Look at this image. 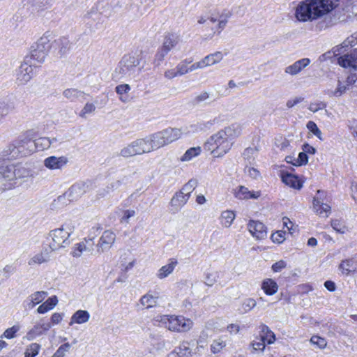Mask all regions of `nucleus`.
I'll list each match as a JSON object with an SVG mask.
<instances>
[{
    "instance_id": "obj_28",
    "label": "nucleus",
    "mask_w": 357,
    "mask_h": 357,
    "mask_svg": "<svg viewBox=\"0 0 357 357\" xmlns=\"http://www.w3.org/2000/svg\"><path fill=\"white\" fill-rule=\"evenodd\" d=\"M178 262L174 259H170L169 262L162 266L157 272L156 276L158 279L162 280L169 276L174 271Z\"/></svg>"
},
{
    "instance_id": "obj_51",
    "label": "nucleus",
    "mask_w": 357,
    "mask_h": 357,
    "mask_svg": "<svg viewBox=\"0 0 357 357\" xmlns=\"http://www.w3.org/2000/svg\"><path fill=\"white\" fill-rule=\"evenodd\" d=\"M257 305V302L254 298H248L242 303V309L245 312H250Z\"/></svg>"
},
{
    "instance_id": "obj_61",
    "label": "nucleus",
    "mask_w": 357,
    "mask_h": 357,
    "mask_svg": "<svg viewBox=\"0 0 357 357\" xmlns=\"http://www.w3.org/2000/svg\"><path fill=\"white\" fill-rule=\"evenodd\" d=\"M308 161V157L307 154L303 151L301 152L298 154V158L295 160V162L293 164L296 166H301L303 165H306Z\"/></svg>"
},
{
    "instance_id": "obj_58",
    "label": "nucleus",
    "mask_w": 357,
    "mask_h": 357,
    "mask_svg": "<svg viewBox=\"0 0 357 357\" xmlns=\"http://www.w3.org/2000/svg\"><path fill=\"white\" fill-rule=\"evenodd\" d=\"M217 273H208L205 277L204 283L208 287H212L217 282Z\"/></svg>"
},
{
    "instance_id": "obj_52",
    "label": "nucleus",
    "mask_w": 357,
    "mask_h": 357,
    "mask_svg": "<svg viewBox=\"0 0 357 357\" xmlns=\"http://www.w3.org/2000/svg\"><path fill=\"white\" fill-rule=\"evenodd\" d=\"M310 341L312 344L317 345L319 349H321L326 348V347L327 345L326 340L324 338L321 337L317 335H313L310 338Z\"/></svg>"
},
{
    "instance_id": "obj_57",
    "label": "nucleus",
    "mask_w": 357,
    "mask_h": 357,
    "mask_svg": "<svg viewBox=\"0 0 357 357\" xmlns=\"http://www.w3.org/2000/svg\"><path fill=\"white\" fill-rule=\"evenodd\" d=\"M285 234V231H278L271 235V240L274 243H282L286 238Z\"/></svg>"
},
{
    "instance_id": "obj_60",
    "label": "nucleus",
    "mask_w": 357,
    "mask_h": 357,
    "mask_svg": "<svg viewBox=\"0 0 357 357\" xmlns=\"http://www.w3.org/2000/svg\"><path fill=\"white\" fill-rule=\"evenodd\" d=\"M70 344L67 342L61 345L56 351L54 354L56 357H64L66 353L69 350Z\"/></svg>"
},
{
    "instance_id": "obj_24",
    "label": "nucleus",
    "mask_w": 357,
    "mask_h": 357,
    "mask_svg": "<svg viewBox=\"0 0 357 357\" xmlns=\"http://www.w3.org/2000/svg\"><path fill=\"white\" fill-rule=\"evenodd\" d=\"M50 252L49 248H44L42 251L34 255L28 261V265L30 266H34L36 265H40L44 263H47L50 261Z\"/></svg>"
},
{
    "instance_id": "obj_7",
    "label": "nucleus",
    "mask_w": 357,
    "mask_h": 357,
    "mask_svg": "<svg viewBox=\"0 0 357 357\" xmlns=\"http://www.w3.org/2000/svg\"><path fill=\"white\" fill-rule=\"evenodd\" d=\"M15 167L9 165L0 167V182L2 183V190H8L13 188L15 185Z\"/></svg>"
},
{
    "instance_id": "obj_12",
    "label": "nucleus",
    "mask_w": 357,
    "mask_h": 357,
    "mask_svg": "<svg viewBox=\"0 0 357 357\" xmlns=\"http://www.w3.org/2000/svg\"><path fill=\"white\" fill-rule=\"evenodd\" d=\"M89 189V185L86 183L79 182L73 185L63 195L64 198L68 199L70 202L78 199Z\"/></svg>"
},
{
    "instance_id": "obj_35",
    "label": "nucleus",
    "mask_w": 357,
    "mask_h": 357,
    "mask_svg": "<svg viewBox=\"0 0 357 357\" xmlns=\"http://www.w3.org/2000/svg\"><path fill=\"white\" fill-rule=\"evenodd\" d=\"M222 59L223 54L221 52H215L213 54H210L203 59L206 67L217 64Z\"/></svg>"
},
{
    "instance_id": "obj_59",
    "label": "nucleus",
    "mask_w": 357,
    "mask_h": 357,
    "mask_svg": "<svg viewBox=\"0 0 357 357\" xmlns=\"http://www.w3.org/2000/svg\"><path fill=\"white\" fill-rule=\"evenodd\" d=\"M96 106L93 103H86L79 113V116L84 118L86 114L93 112Z\"/></svg>"
},
{
    "instance_id": "obj_25",
    "label": "nucleus",
    "mask_w": 357,
    "mask_h": 357,
    "mask_svg": "<svg viewBox=\"0 0 357 357\" xmlns=\"http://www.w3.org/2000/svg\"><path fill=\"white\" fill-rule=\"evenodd\" d=\"M235 197L239 199H257L261 195L259 191H250L248 188L240 185L234 192Z\"/></svg>"
},
{
    "instance_id": "obj_48",
    "label": "nucleus",
    "mask_w": 357,
    "mask_h": 357,
    "mask_svg": "<svg viewBox=\"0 0 357 357\" xmlns=\"http://www.w3.org/2000/svg\"><path fill=\"white\" fill-rule=\"evenodd\" d=\"M350 89L346 84H342L340 80H338L337 87L335 91H331L328 92L330 96L340 97L347 90Z\"/></svg>"
},
{
    "instance_id": "obj_18",
    "label": "nucleus",
    "mask_w": 357,
    "mask_h": 357,
    "mask_svg": "<svg viewBox=\"0 0 357 357\" xmlns=\"http://www.w3.org/2000/svg\"><path fill=\"white\" fill-rule=\"evenodd\" d=\"M189 198L190 197L185 195V192L180 190L178 192H176L170 201V211L174 213L179 211L188 202Z\"/></svg>"
},
{
    "instance_id": "obj_11",
    "label": "nucleus",
    "mask_w": 357,
    "mask_h": 357,
    "mask_svg": "<svg viewBox=\"0 0 357 357\" xmlns=\"http://www.w3.org/2000/svg\"><path fill=\"white\" fill-rule=\"evenodd\" d=\"M337 57V63L349 70H357V49L342 53Z\"/></svg>"
},
{
    "instance_id": "obj_20",
    "label": "nucleus",
    "mask_w": 357,
    "mask_h": 357,
    "mask_svg": "<svg viewBox=\"0 0 357 357\" xmlns=\"http://www.w3.org/2000/svg\"><path fill=\"white\" fill-rule=\"evenodd\" d=\"M68 162L66 156H50L44 160L43 164L45 167L51 170L61 169Z\"/></svg>"
},
{
    "instance_id": "obj_23",
    "label": "nucleus",
    "mask_w": 357,
    "mask_h": 357,
    "mask_svg": "<svg viewBox=\"0 0 357 357\" xmlns=\"http://www.w3.org/2000/svg\"><path fill=\"white\" fill-rule=\"evenodd\" d=\"M94 242L92 238L84 241L75 245L73 252V257H79L83 252H88L92 254L93 251Z\"/></svg>"
},
{
    "instance_id": "obj_47",
    "label": "nucleus",
    "mask_w": 357,
    "mask_h": 357,
    "mask_svg": "<svg viewBox=\"0 0 357 357\" xmlns=\"http://www.w3.org/2000/svg\"><path fill=\"white\" fill-rule=\"evenodd\" d=\"M189 344L188 342L184 341L175 349H177V352L179 353L181 357H190L191 349L190 348Z\"/></svg>"
},
{
    "instance_id": "obj_2",
    "label": "nucleus",
    "mask_w": 357,
    "mask_h": 357,
    "mask_svg": "<svg viewBox=\"0 0 357 357\" xmlns=\"http://www.w3.org/2000/svg\"><path fill=\"white\" fill-rule=\"evenodd\" d=\"M240 135L238 126L232 124L220 130L211 136L206 146L215 157H221L226 154L233 145V140Z\"/></svg>"
},
{
    "instance_id": "obj_1",
    "label": "nucleus",
    "mask_w": 357,
    "mask_h": 357,
    "mask_svg": "<svg viewBox=\"0 0 357 357\" xmlns=\"http://www.w3.org/2000/svg\"><path fill=\"white\" fill-rule=\"evenodd\" d=\"M342 10L349 15H357V1L354 0H303L295 8V17L301 22L321 20L315 25V30L321 31L331 26L334 22L328 15Z\"/></svg>"
},
{
    "instance_id": "obj_27",
    "label": "nucleus",
    "mask_w": 357,
    "mask_h": 357,
    "mask_svg": "<svg viewBox=\"0 0 357 357\" xmlns=\"http://www.w3.org/2000/svg\"><path fill=\"white\" fill-rule=\"evenodd\" d=\"M130 143L135 155L151 153L146 138L137 139Z\"/></svg>"
},
{
    "instance_id": "obj_19",
    "label": "nucleus",
    "mask_w": 357,
    "mask_h": 357,
    "mask_svg": "<svg viewBox=\"0 0 357 357\" xmlns=\"http://www.w3.org/2000/svg\"><path fill=\"white\" fill-rule=\"evenodd\" d=\"M311 63L309 58L299 59L284 68V73L291 76H296Z\"/></svg>"
},
{
    "instance_id": "obj_32",
    "label": "nucleus",
    "mask_w": 357,
    "mask_h": 357,
    "mask_svg": "<svg viewBox=\"0 0 357 357\" xmlns=\"http://www.w3.org/2000/svg\"><path fill=\"white\" fill-rule=\"evenodd\" d=\"M236 215L232 211H225L220 215V223L223 227L229 228L232 225Z\"/></svg>"
},
{
    "instance_id": "obj_22",
    "label": "nucleus",
    "mask_w": 357,
    "mask_h": 357,
    "mask_svg": "<svg viewBox=\"0 0 357 357\" xmlns=\"http://www.w3.org/2000/svg\"><path fill=\"white\" fill-rule=\"evenodd\" d=\"M155 320L171 331H179L175 315H159L156 317Z\"/></svg>"
},
{
    "instance_id": "obj_50",
    "label": "nucleus",
    "mask_w": 357,
    "mask_h": 357,
    "mask_svg": "<svg viewBox=\"0 0 357 357\" xmlns=\"http://www.w3.org/2000/svg\"><path fill=\"white\" fill-rule=\"evenodd\" d=\"M119 155L124 158L135 156L131 143L127 144L126 146L121 149Z\"/></svg>"
},
{
    "instance_id": "obj_36",
    "label": "nucleus",
    "mask_w": 357,
    "mask_h": 357,
    "mask_svg": "<svg viewBox=\"0 0 357 357\" xmlns=\"http://www.w3.org/2000/svg\"><path fill=\"white\" fill-rule=\"evenodd\" d=\"M313 209L318 215L327 218L331 213V207L326 202H321L317 206L313 205Z\"/></svg>"
},
{
    "instance_id": "obj_26",
    "label": "nucleus",
    "mask_w": 357,
    "mask_h": 357,
    "mask_svg": "<svg viewBox=\"0 0 357 357\" xmlns=\"http://www.w3.org/2000/svg\"><path fill=\"white\" fill-rule=\"evenodd\" d=\"M158 295H153L149 291L140 298L139 303L143 309H150L158 305Z\"/></svg>"
},
{
    "instance_id": "obj_37",
    "label": "nucleus",
    "mask_w": 357,
    "mask_h": 357,
    "mask_svg": "<svg viewBox=\"0 0 357 357\" xmlns=\"http://www.w3.org/2000/svg\"><path fill=\"white\" fill-rule=\"evenodd\" d=\"M15 109V103L11 100L0 101V117L8 114Z\"/></svg>"
},
{
    "instance_id": "obj_10",
    "label": "nucleus",
    "mask_w": 357,
    "mask_h": 357,
    "mask_svg": "<svg viewBox=\"0 0 357 357\" xmlns=\"http://www.w3.org/2000/svg\"><path fill=\"white\" fill-rule=\"evenodd\" d=\"M179 41L180 38L176 34L168 33L165 36L162 47L155 55L156 59L159 61H162L168 52L174 48Z\"/></svg>"
},
{
    "instance_id": "obj_4",
    "label": "nucleus",
    "mask_w": 357,
    "mask_h": 357,
    "mask_svg": "<svg viewBox=\"0 0 357 357\" xmlns=\"http://www.w3.org/2000/svg\"><path fill=\"white\" fill-rule=\"evenodd\" d=\"M183 135L181 129L168 128L146 137L150 152L178 139Z\"/></svg>"
},
{
    "instance_id": "obj_40",
    "label": "nucleus",
    "mask_w": 357,
    "mask_h": 357,
    "mask_svg": "<svg viewBox=\"0 0 357 357\" xmlns=\"http://www.w3.org/2000/svg\"><path fill=\"white\" fill-rule=\"evenodd\" d=\"M261 333L262 334L260 336L263 340H265V343L270 344L273 343L275 340V334L269 330L267 326H261Z\"/></svg>"
},
{
    "instance_id": "obj_16",
    "label": "nucleus",
    "mask_w": 357,
    "mask_h": 357,
    "mask_svg": "<svg viewBox=\"0 0 357 357\" xmlns=\"http://www.w3.org/2000/svg\"><path fill=\"white\" fill-rule=\"evenodd\" d=\"M357 45V33H355L347 37L341 44L335 46L332 52L335 56L342 53L349 52V49Z\"/></svg>"
},
{
    "instance_id": "obj_56",
    "label": "nucleus",
    "mask_w": 357,
    "mask_h": 357,
    "mask_svg": "<svg viewBox=\"0 0 357 357\" xmlns=\"http://www.w3.org/2000/svg\"><path fill=\"white\" fill-rule=\"evenodd\" d=\"M33 142L36 144V149L40 148L41 149H45L50 146L49 137H41Z\"/></svg>"
},
{
    "instance_id": "obj_14",
    "label": "nucleus",
    "mask_w": 357,
    "mask_h": 357,
    "mask_svg": "<svg viewBox=\"0 0 357 357\" xmlns=\"http://www.w3.org/2000/svg\"><path fill=\"white\" fill-rule=\"evenodd\" d=\"M116 235L110 230L105 231L97 244V252L102 253L109 249L114 243Z\"/></svg>"
},
{
    "instance_id": "obj_13",
    "label": "nucleus",
    "mask_w": 357,
    "mask_h": 357,
    "mask_svg": "<svg viewBox=\"0 0 357 357\" xmlns=\"http://www.w3.org/2000/svg\"><path fill=\"white\" fill-rule=\"evenodd\" d=\"M247 228L250 234L257 240L264 239L267 236L266 227L259 221L250 220L248 223Z\"/></svg>"
},
{
    "instance_id": "obj_43",
    "label": "nucleus",
    "mask_w": 357,
    "mask_h": 357,
    "mask_svg": "<svg viewBox=\"0 0 357 357\" xmlns=\"http://www.w3.org/2000/svg\"><path fill=\"white\" fill-rule=\"evenodd\" d=\"M130 90V86L128 84H120L116 86L115 91L116 92L120 95V100L126 102L128 101V98L127 96H124V94L128 93Z\"/></svg>"
},
{
    "instance_id": "obj_17",
    "label": "nucleus",
    "mask_w": 357,
    "mask_h": 357,
    "mask_svg": "<svg viewBox=\"0 0 357 357\" xmlns=\"http://www.w3.org/2000/svg\"><path fill=\"white\" fill-rule=\"evenodd\" d=\"M51 327L50 323L45 322L43 319H41L40 322L34 325L33 328L28 331L26 337L29 340H34L37 337L45 333Z\"/></svg>"
},
{
    "instance_id": "obj_49",
    "label": "nucleus",
    "mask_w": 357,
    "mask_h": 357,
    "mask_svg": "<svg viewBox=\"0 0 357 357\" xmlns=\"http://www.w3.org/2000/svg\"><path fill=\"white\" fill-rule=\"evenodd\" d=\"M15 180L17 178H26L30 175V171L22 165H14Z\"/></svg>"
},
{
    "instance_id": "obj_54",
    "label": "nucleus",
    "mask_w": 357,
    "mask_h": 357,
    "mask_svg": "<svg viewBox=\"0 0 357 357\" xmlns=\"http://www.w3.org/2000/svg\"><path fill=\"white\" fill-rule=\"evenodd\" d=\"M327 202L326 192L324 190H317L313 199V205L317 206V204Z\"/></svg>"
},
{
    "instance_id": "obj_29",
    "label": "nucleus",
    "mask_w": 357,
    "mask_h": 357,
    "mask_svg": "<svg viewBox=\"0 0 357 357\" xmlns=\"http://www.w3.org/2000/svg\"><path fill=\"white\" fill-rule=\"evenodd\" d=\"M89 318L90 314L88 311L79 310L71 317L69 325L73 326L74 324H82L86 323Z\"/></svg>"
},
{
    "instance_id": "obj_45",
    "label": "nucleus",
    "mask_w": 357,
    "mask_h": 357,
    "mask_svg": "<svg viewBox=\"0 0 357 357\" xmlns=\"http://www.w3.org/2000/svg\"><path fill=\"white\" fill-rule=\"evenodd\" d=\"M20 329V326L19 325H14L12 327L7 328L1 335V338L13 339L17 337V333Z\"/></svg>"
},
{
    "instance_id": "obj_31",
    "label": "nucleus",
    "mask_w": 357,
    "mask_h": 357,
    "mask_svg": "<svg viewBox=\"0 0 357 357\" xmlns=\"http://www.w3.org/2000/svg\"><path fill=\"white\" fill-rule=\"evenodd\" d=\"M282 181L286 185L295 189H300L302 187V184L298 178L289 173H282Z\"/></svg>"
},
{
    "instance_id": "obj_42",
    "label": "nucleus",
    "mask_w": 357,
    "mask_h": 357,
    "mask_svg": "<svg viewBox=\"0 0 357 357\" xmlns=\"http://www.w3.org/2000/svg\"><path fill=\"white\" fill-rule=\"evenodd\" d=\"M210 93L207 91H202L197 94L192 100L194 105H199L202 102L207 103L210 100Z\"/></svg>"
},
{
    "instance_id": "obj_41",
    "label": "nucleus",
    "mask_w": 357,
    "mask_h": 357,
    "mask_svg": "<svg viewBox=\"0 0 357 357\" xmlns=\"http://www.w3.org/2000/svg\"><path fill=\"white\" fill-rule=\"evenodd\" d=\"M339 268L342 271V273L349 275V273L356 270V266H354V260L349 259L343 260L340 264Z\"/></svg>"
},
{
    "instance_id": "obj_55",
    "label": "nucleus",
    "mask_w": 357,
    "mask_h": 357,
    "mask_svg": "<svg viewBox=\"0 0 357 357\" xmlns=\"http://www.w3.org/2000/svg\"><path fill=\"white\" fill-rule=\"evenodd\" d=\"M307 129L312 132L315 136H317L320 140H323L321 137V131L317 127V124L313 121H309L307 123Z\"/></svg>"
},
{
    "instance_id": "obj_44",
    "label": "nucleus",
    "mask_w": 357,
    "mask_h": 357,
    "mask_svg": "<svg viewBox=\"0 0 357 357\" xmlns=\"http://www.w3.org/2000/svg\"><path fill=\"white\" fill-rule=\"evenodd\" d=\"M198 181L195 178H191L188 181L187 183H185L181 190L183 192H185L189 197H190L191 193L194 191V190L197 186Z\"/></svg>"
},
{
    "instance_id": "obj_62",
    "label": "nucleus",
    "mask_w": 357,
    "mask_h": 357,
    "mask_svg": "<svg viewBox=\"0 0 357 357\" xmlns=\"http://www.w3.org/2000/svg\"><path fill=\"white\" fill-rule=\"evenodd\" d=\"M326 107V103L324 102H312L310 105L308 109L312 112H317L319 110Z\"/></svg>"
},
{
    "instance_id": "obj_6",
    "label": "nucleus",
    "mask_w": 357,
    "mask_h": 357,
    "mask_svg": "<svg viewBox=\"0 0 357 357\" xmlns=\"http://www.w3.org/2000/svg\"><path fill=\"white\" fill-rule=\"evenodd\" d=\"M50 48V44L47 38H40L31 46L30 59L42 63L45 61Z\"/></svg>"
},
{
    "instance_id": "obj_46",
    "label": "nucleus",
    "mask_w": 357,
    "mask_h": 357,
    "mask_svg": "<svg viewBox=\"0 0 357 357\" xmlns=\"http://www.w3.org/2000/svg\"><path fill=\"white\" fill-rule=\"evenodd\" d=\"M40 345L38 343H31L27 346L25 352V357H35L38 355Z\"/></svg>"
},
{
    "instance_id": "obj_34",
    "label": "nucleus",
    "mask_w": 357,
    "mask_h": 357,
    "mask_svg": "<svg viewBox=\"0 0 357 357\" xmlns=\"http://www.w3.org/2000/svg\"><path fill=\"white\" fill-rule=\"evenodd\" d=\"M63 95L68 99L72 101L75 100H85V93L76 89H68L63 92Z\"/></svg>"
},
{
    "instance_id": "obj_3",
    "label": "nucleus",
    "mask_w": 357,
    "mask_h": 357,
    "mask_svg": "<svg viewBox=\"0 0 357 357\" xmlns=\"http://www.w3.org/2000/svg\"><path fill=\"white\" fill-rule=\"evenodd\" d=\"M139 65V60L136 56L124 55L113 73V78L125 81L136 80L140 73Z\"/></svg>"
},
{
    "instance_id": "obj_63",
    "label": "nucleus",
    "mask_w": 357,
    "mask_h": 357,
    "mask_svg": "<svg viewBox=\"0 0 357 357\" xmlns=\"http://www.w3.org/2000/svg\"><path fill=\"white\" fill-rule=\"evenodd\" d=\"M176 68L178 76L183 75L190 72V68H188L184 62H181L178 63Z\"/></svg>"
},
{
    "instance_id": "obj_30",
    "label": "nucleus",
    "mask_w": 357,
    "mask_h": 357,
    "mask_svg": "<svg viewBox=\"0 0 357 357\" xmlns=\"http://www.w3.org/2000/svg\"><path fill=\"white\" fill-rule=\"evenodd\" d=\"M261 289L266 295L271 296L278 291V285L273 279L266 278L262 281Z\"/></svg>"
},
{
    "instance_id": "obj_5",
    "label": "nucleus",
    "mask_w": 357,
    "mask_h": 357,
    "mask_svg": "<svg viewBox=\"0 0 357 357\" xmlns=\"http://www.w3.org/2000/svg\"><path fill=\"white\" fill-rule=\"evenodd\" d=\"M73 231L74 227L70 224L63 225L61 227L50 231L47 237L50 251H56L68 246L70 244L69 238Z\"/></svg>"
},
{
    "instance_id": "obj_39",
    "label": "nucleus",
    "mask_w": 357,
    "mask_h": 357,
    "mask_svg": "<svg viewBox=\"0 0 357 357\" xmlns=\"http://www.w3.org/2000/svg\"><path fill=\"white\" fill-rule=\"evenodd\" d=\"M202 152L200 146L192 147L188 149L185 153L181 156V161L186 162L190 161L196 156H198Z\"/></svg>"
},
{
    "instance_id": "obj_53",
    "label": "nucleus",
    "mask_w": 357,
    "mask_h": 357,
    "mask_svg": "<svg viewBox=\"0 0 357 357\" xmlns=\"http://www.w3.org/2000/svg\"><path fill=\"white\" fill-rule=\"evenodd\" d=\"M226 346L225 342L222 340H214L211 345V350L213 354L220 352Z\"/></svg>"
},
{
    "instance_id": "obj_15",
    "label": "nucleus",
    "mask_w": 357,
    "mask_h": 357,
    "mask_svg": "<svg viewBox=\"0 0 357 357\" xmlns=\"http://www.w3.org/2000/svg\"><path fill=\"white\" fill-rule=\"evenodd\" d=\"M45 291H37L30 294L23 302L24 307L26 310H32L38 304L41 303L47 296Z\"/></svg>"
},
{
    "instance_id": "obj_21",
    "label": "nucleus",
    "mask_w": 357,
    "mask_h": 357,
    "mask_svg": "<svg viewBox=\"0 0 357 357\" xmlns=\"http://www.w3.org/2000/svg\"><path fill=\"white\" fill-rule=\"evenodd\" d=\"M55 54L57 57L61 58L66 55L70 48V41L66 38H61L54 40L53 44Z\"/></svg>"
},
{
    "instance_id": "obj_8",
    "label": "nucleus",
    "mask_w": 357,
    "mask_h": 357,
    "mask_svg": "<svg viewBox=\"0 0 357 357\" xmlns=\"http://www.w3.org/2000/svg\"><path fill=\"white\" fill-rule=\"evenodd\" d=\"M29 136L30 135H28V136H24L15 140L13 144L14 148L12 152H14L16 149V152L14 153L17 152L24 156L33 153L36 150V144L29 138Z\"/></svg>"
},
{
    "instance_id": "obj_38",
    "label": "nucleus",
    "mask_w": 357,
    "mask_h": 357,
    "mask_svg": "<svg viewBox=\"0 0 357 357\" xmlns=\"http://www.w3.org/2000/svg\"><path fill=\"white\" fill-rule=\"evenodd\" d=\"M121 185V182L119 180H113L107 184V185L100 190L99 195L102 197L109 195L112 192L118 189Z\"/></svg>"
},
{
    "instance_id": "obj_9",
    "label": "nucleus",
    "mask_w": 357,
    "mask_h": 357,
    "mask_svg": "<svg viewBox=\"0 0 357 357\" xmlns=\"http://www.w3.org/2000/svg\"><path fill=\"white\" fill-rule=\"evenodd\" d=\"M35 63H29L24 61L17 70L16 81L19 85L27 84L33 77V69L32 66Z\"/></svg>"
},
{
    "instance_id": "obj_33",
    "label": "nucleus",
    "mask_w": 357,
    "mask_h": 357,
    "mask_svg": "<svg viewBox=\"0 0 357 357\" xmlns=\"http://www.w3.org/2000/svg\"><path fill=\"white\" fill-rule=\"evenodd\" d=\"M178 328V333H184L188 331L193 326V322L190 319H186L182 316H176Z\"/></svg>"
},
{
    "instance_id": "obj_64",
    "label": "nucleus",
    "mask_w": 357,
    "mask_h": 357,
    "mask_svg": "<svg viewBox=\"0 0 357 357\" xmlns=\"http://www.w3.org/2000/svg\"><path fill=\"white\" fill-rule=\"evenodd\" d=\"M287 266V263L286 261H284V260H280L275 263H274L273 265H272V270L273 272H275V273H278V272H280L283 268H284Z\"/></svg>"
}]
</instances>
